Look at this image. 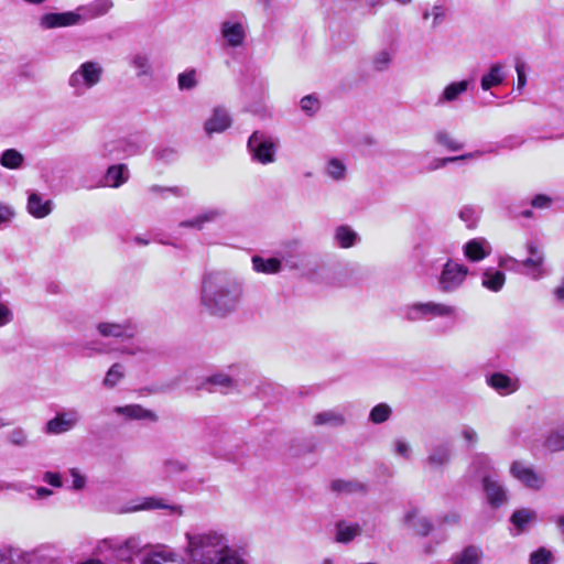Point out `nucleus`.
I'll return each mask as SVG.
<instances>
[{"instance_id":"1","label":"nucleus","mask_w":564,"mask_h":564,"mask_svg":"<svg viewBox=\"0 0 564 564\" xmlns=\"http://www.w3.org/2000/svg\"><path fill=\"white\" fill-rule=\"evenodd\" d=\"M241 286L223 274H209L202 289V304L213 315L225 316L240 302Z\"/></svg>"},{"instance_id":"2","label":"nucleus","mask_w":564,"mask_h":564,"mask_svg":"<svg viewBox=\"0 0 564 564\" xmlns=\"http://www.w3.org/2000/svg\"><path fill=\"white\" fill-rule=\"evenodd\" d=\"M185 554L192 564H217L235 549L229 538L219 530L186 533Z\"/></svg>"},{"instance_id":"3","label":"nucleus","mask_w":564,"mask_h":564,"mask_svg":"<svg viewBox=\"0 0 564 564\" xmlns=\"http://www.w3.org/2000/svg\"><path fill=\"white\" fill-rule=\"evenodd\" d=\"M471 468L481 477L482 488L490 506L498 508L507 501V490L497 478L492 460L485 454L473 457Z\"/></svg>"},{"instance_id":"4","label":"nucleus","mask_w":564,"mask_h":564,"mask_svg":"<svg viewBox=\"0 0 564 564\" xmlns=\"http://www.w3.org/2000/svg\"><path fill=\"white\" fill-rule=\"evenodd\" d=\"M401 315L409 322L431 321L433 318L455 319L457 308L441 302H414L401 308Z\"/></svg>"},{"instance_id":"5","label":"nucleus","mask_w":564,"mask_h":564,"mask_svg":"<svg viewBox=\"0 0 564 564\" xmlns=\"http://www.w3.org/2000/svg\"><path fill=\"white\" fill-rule=\"evenodd\" d=\"M47 546L22 551L12 546H0V564H54Z\"/></svg>"},{"instance_id":"6","label":"nucleus","mask_w":564,"mask_h":564,"mask_svg":"<svg viewBox=\"0 0 564 564\" xmlns=\"http://www.w3.org/2000/svg\"><path fill=\"white\" fill-rule=\"evenodd\" d=\"M248 151L254 162L267 165L275 161L278 142L261 131H254L248 139Z\"/></svg>"},{"instance_id":"7","label":"nucleus","mask_w":564,"mask_h":564,"mask_svg":"<svg viewBox=\"0 0 564 564\" xmlns=\"http://www.w3.org/2000/svg\"><path fill=\"white\" fill-rule=\"evenodd\" d=\"M101 75L100 64L93 61L85 62L69 76L68 85L74 89L76 96H82L100 82Z\"/></svg>"},{"instance_id":"8","label":"nucleus","mask_w":564,"mask_h":564,"mask_svg":"<svg viewBox=\"0 0 564 564\" xmlns=\"http://www.w3.org/2000/svg\"><path fill=\"white\" fill-rule=\"evenodd\" d=\"M468 273L469 269L465 264L448 259L437 280L438 290L443 293L457 291L464 284Z\"/></svg>"},{"instance_id":"9","label":"nucleus","mask_w":564,"mask_h":564,"mask_svg":"<svg viewBox=\"0 0 564 564\" xmlns=\"http://www.w3.org/2000/svg\"><path fill=\"white\" fill-rule=\"evenodd\" d=\"M527 251L529 257L521 260V267L524 269L522 273L534 281L547 276L550 271L545 267L544 251L534 242L527 243Z\"/></svg>"},{"instance_id":"10","label":"nucleus","mask_w":564,"mask_h":564,"mask_svg":"<svg viewBox=\"0 0 564 564\" xmlns=\"http://www.w3.org/2000/svg\"><path fill=\"white\" fill-rule=\"evenodd\" d=\"M510 474L524 487L532 490H540L545 485V477L538 473L530 464L522 460L512 462Z\"/></svg>"},{"instance_id":"11","label":"nucleus","mask_w":564,"mask_h":564,"mask_svg":"<svg viewBox=\"0 0 564 564\" xmlns=\"http://www.w3.org/2000/svg\"><path fill=\"white\" fill-rule=\"evenodd\" d=\"M82 420L80 412L73 408L57 412L56 415L45 424L44 432L51 435H59L75 429Z\"/></svg>"},{"instance_id":"12","label":"nucleus","mask_w":564,"mask_h":564,"mask_svg":"<svg viewBox=\"0 0 564 564\" xmlns=\"http://www.w3.org/2000/svg\"><path fill=\"white\" fill-rule=\"evenodd\" d=\"M486 384L501 397L516 393L520 389L519 378L509 372L495 371L486 375Z\"/></svg>"},{"instance_id":"13","label":"nucleus","mask_w":564,"mask_h":564,"mask_svg":"<svg viewBox=\"0 0 564 564\" xmlns=\"http://www.w3.org/2000/svg\"><path fill=\"white\" fill-rule=\"evenodd\" d=\"M220 34L226 46L239 47L245 42L246 29L241 20L230 18L221 22Z\"/></svg>"},{"instance_id":"14","label":"nucleus","mask_w":564,"mask_h":564,"mask_svg":"<svg viewBox=\"0 0 564 564\" xmlns=\"http://www.w3.org/2000/svg\"><path fill=\"white\" fill-rule=\"evenodd\" d=\"M97 330L104 337L132 338L138 332V325L132 319L122 323L101 322L97 325Z\"/></svg>"},{"instance_id":"15","label":"nucleus","mask_w":564,"mask_h":564,"mask_svg":"<svg viewBox=\"0 0 564 564\" xmlns=\"http://www.w3.org/2000/svg\"><path fill=\"white\" fill-rule=\"evenodd\" d=\"M130 178V171L127 164L118 163L107 167L100 178V185L105 187L118 188L126 184Z\"/></svg>"},{"instance_id":"16","label":"nucleus","mask_w":564,"mask_h":564,"mask_svg":"<svg viewBox=\"0 0 564 564\" xmlns=\"http://www.w3.org/2000/svg\"><path fill=\"white\" fill-rule=\"evenodd\" d=\"M82 15L76 12L45 13L40 19V25L47 29H56L63 26L75 25L79 23Z\"/></svg>"},{"instance_id":"17","label":"nucleus","mask_w":564,"mask_h":564,"mask_svg":"<svg viewBox=\"0 0 564 564\" xmlns=\"http://www.w3.org/2000/svg\"><path fill=\"white\" fill-rule=\"evenodd\" d=\"M491 245L485 238H474L463 246V253L470 262H479L491 253Z\"/></svg>"},{"instance_id":"18","label":"nucleus","mask_w":564,"mask_h":564,"mask_svg":"<svg viewBox=\"0 0 564 564\" xmlns=\"http://www.w3.org/2000/svg\"><path fill=\"white\" fill-rule=\"evenodd\" d=\"M232 123V119L228 111L223 107H216L212 116L205 121L204 130L206 134L221 133L226 131Z\"/></svg>"},{"instance_id":"19","label":"nucleus","mask_w":564,"mask_h":564,"mask_svg":"<svg viewBox=\"0 0 564 564\" xmlns=\"http://www.w3.org/2000/svg\"><path fill=\"white\" fill-rule=\"evenodd\" d=\"M404 523L419 535H427L432 530L430 520L417 508H411L404 513Z\"/></svg>"},{"instance_id":"20","label":"nucleus","mask_w":564,"mask_h":564,"mask_svg":"<svg viewBox=\"0 0 564 564\" xmlns=\"http://www.w3.org/2000/svg\"><path fill=\"white\" fill-rule=\"evenodd\" d=\"M484 551L479 545L469 544L455 552L449 560V564H481Z\"/></svg>"},{"instance_id":"21","label":"nucleus","mask_w":564,"mask_h":564,"mask_svg":"<svg viewBox=\"0 0 564 564\" xmlns=\"http://www.w3.org/2000/svg\"><path fill=\"white\" fill-rule=\"evenodd\" d=\"M471 80H459L449 83L437 97L436 106L451 104L459 99L470 87Z\"/></svg>"},{"instance_id":"22","label":"nucleus","mask_w":564,"mask_h":564,"mask_svg":"<svg viewBox=\"0 0 564 564\" xmlns=\"http://www.w3.org/2000/svg\"><path fill=\"white\" fill-rule=\"evenodd\" d=\"M124 159L139 155L148 148V139L143 133L120 138Z\"/></svg>"},{"instance_id":"23","label":"nucleus","mask_w":564,"mask_h":564,"mask_svg":"<svg viewBox=\"0 0 564 564\" xmlns=\"http://www.w3.org/2000/svg\"><path fill=\"white\" fill-rule=\"evenodd\" d=\"M113 412L119 415H123L129 420H144L151 422L158 421V416L153 411L148 410L140 404L116 406Z\"/></svg>"},{"instance_id":"24","label":"nucleus","mask_w":564,"mask_h":564,"mask_svg":"<svg viewBox=\"0 0 564 564\" xmlns=\"http://www.w3.org/2000/svg\"><path fill=\"white\" fill-rule=\"evenodd\" d=\"M96 154L106 161L123 160L122 144L120 138L104 140L97 148Z\"/></svg>"},{"instance_id":"25","label":"nucleus","mask_w":564,"mask_h":564,"mask_svg":"<svg viewBox=\"0 0 564 564\" xmlns=\"http://www.w3.org/2000/svg\"><path fill=\"white\" fill-rule=\"evenodd\" d=\"M535 520L536 512L529 508L516 510L510 518V522L516 530L514 534H520L528 531L531 524L535 522Z\"/></svg>"},{"instance_id":"26","label":"nucleus","mask_w":564,"mask_h":564,"mask_svg":"<svg viewBox=\"0 0 564 564\" xmlns=\"http://www.w3.org/2000/svg\"><path fill=\"white\" fill-rule=\"evenodd\" d=\"M313 423L316 426L339 427L345 425L346 417L341 411L332 409L317 413L313 417Z\"/></svg>"},{"instance_id":"27","label":"nucleus","mask_w":564,"mask_h":564,"mask_svg":"<svg viewBox=\"0 0 564 564\" xmlns=\"http://www.w3.org/2000/svg\"><path fill=\"white\" fill-rule=\"evenodd\" d=\"M506 283V274L494 268H487L481 273V285L491 291L499 292Z\"/></svg>"},{"instance_id":"28","label":"nucleus","mask_w":564,"mask_h":564,"mask_svg":"<svg viewBox=\"0 0 564 564\" xmlns=\"http://www.w3.org/2000/svg\"><path fill=\"white\" fill-rule=\"evenodd\" d=\"M451 459V448L447 445H437L431 449L426 458V465L431 469H441L445 467Z\"/></svg>"},{"instance_id":"29","label":"nucleus","mask_w":564,"mask_h":564,"mask_svg":"<svg viewBox=\"0 0 564 564\" xmlns=\"http://www.w3.org/2000/svg\"><path fill=\"white\" fill-rule=\"evenodd\" d=\"M506 78V74L503 72V66L499 63H496L490 66L488 73H486L480 80L481 89L487 91L492 87L499 86L503 83Z\"/></svg>"},{"instance_id":"30","label":"nucleus","mask_w":564,"mask_h":564,"mask_svg":"<svg viewBox=\"0 0 564 564\" xmlns=\"http://www.w3.org/2000/svg\"><path fill=\"white\" fill-rule=\"evenodd\" d=\"M112 6L113 3L111 0H98L97 2L90 3L88 6L79 7L77 11L83 13L80 15L84 19H95L107 14Z\"/></svg>"},{"instance_id":"31","label":"nucleus","mask_w":564,"mask_h":564,"mask_svg":"<svg viewBox=\"0 0 564 564\" xmlns=\"http://www.w3.org/2000/svg\"><path fill=\"white\" fill-rule=\"evenodd\" d=\"M231 373L219 371L214 373L207 379V382L216 387L220 391H228L236 387L234 373L238 370L237 367H229Z\"/></svg>"},{"instance_id":"32","label":"nucleus","mask_w":564,"mask_h":564,"mask_svg":"<svg viewBox=\"0 0 564 564\" xmlns=\"http://www.w3.org/2000/svg\"><path fill=\"white\" fill-rule=\"evenodd\" d=\"M141 547V540L138 536H131L117 549L116 557L122 562H130L133 555L140 552Z\"/></svg>"},{"instance_id":"33","label":"nucleus","mask_w":564,"mask_h":564,"mask_svg":"<svg viewBox=\"0 0 564 564\" xmlns=\"http://www.w3.org/2000/svg\"><path fill=\"white\" fill-rule=\"evenodd\" d=\"M433 139L436 144L443 147L447 151H460L464 149V143L458 141L449 131L440 129L435 131Z\"/></svg>"},{"instance_id":"34","label":"nucleus","mask_w":564,"mask_h":564,"mask_svg":"<svg viewBox=\"0 0 564 564\" xmlns=\"http://www.w3.org/2000/svg\"><path fill=\"white\" fill-rule=\"evenodd\" d=\"M531 207L535 209H564V198L538 194L531 199Z\"/></svg>"},{"instance_id":"35","label":"nucleus","mask_w":564,"mask_h":564,"mask_svg":"<svg viewBox=\"0 0 564 564\" xmlns=\"http://www.w3.org/2000/svg\"><path fill=\"white\" fill-rule=\"evenodd\" d=\"M360 534V527L357 523L340 521L336 524V541L348 543Z\"/></svg>"},{"instance_id":"36","label":"nucleus","mask_w":564,"mask_h":564,"mask_svg":"<svg viewBox=\"0 0 564 564\" xmlns=\"http://www.w3.org/2000/svg\"><path fill=\"white\" fill-rule=\"evenodd\" d=\"M253 269L261 273H276L281 270V261L276 258L263 259L262 257H252Z\"/></svg>"},{"instance_id":"37","label":"nucleus","mask_w":564,"mask_h":564,"mask_svg":"<svg viewBox=\"0 0 564 564\" xmlns=\"http://www.w3.org/2000/svg\"><path fill=\"white\" fill-rule=\"evenodd\" d=\"M152 509H170L174 511L175 508L172 505L166 503L163 499L148 497L143 498L141 503L132 505L127 508V511H140V510H152Z\"/></svg>"},{"instance_id":"38","label":"nucleus","mask_w":564,"mask_h":564,"mask_svg":"<svg viewBox=\"0 0 564 564\" xmlns=\"http://www.w3.org/2000/svg\"><path fill=\"white\" fill-rule=\"evenodd\" d=\"M23 161V155L15 149H7L0 155V164L10 170L20 169Z\"/></svg>"},{"instance_id":"39","label":"nucleus","mask_w":564,"mask_h":564,"mask_svg":"<svg viewBox=\"0 0 564 564\" xmlns=\"http://www.w3.org/2000/svg\"><path fill=\"white\" fill-rule=\"evenodd\" d=\"M485 153H497V150H494V149H490L487 151L476 150L474 152H468V153L457 155V156L438 159V160H436L435 165L432 169H434V170L441 169V167L446 166L448 163L456 162V161L478 159V158L482 156Z\"/></svg>"},{"instance_id":"40","label":"nucleus","mask_w":564,"mask_h":564,"mask_svg":"<svg viewBox=\"0 0 564 564\" xmlns=\"http://www.w3.org/2000/svg\"><path fill=\"white\" fill-rule=\"evenodd\" d=\"M55 204L51 199L43 200L39 193H31L28 198V212H52Z\"/></svg>"},{"instance_id":"41","label":"nucleus","mask_w":564,"mask_h":564,"mask_svg":"<svg viewBox=\"0 0 564 564\" xmlns=\"http://www.w3.org/2000/svg\"><path fill=\"white\" fill-rule=\"evenodd\" d=\"M335 238L341 248H349L358 240V235L348 226H340L336 229Z\"/></svg>"},{"instance_id":"42","label":"nucleus","mask_w":564,"mask_h":564,"mask_svg":"<svg viewBox=\"0 0 564 564\" xmlns=\"http://www.w3.org/2000/svg\"><path fill=\"white\" fill-rule=\"evenodd\" d=\"M142 564H175L173 553L165 549L150 552L143 560Z\"/></svg>"},{"instance_id":"43","label":"nucleus","mask_w":564,"mask_h":564,"mask_svg":"<svg viewBox=\"0 0 564 564\" xmlns=\"http://www.w3.org/2000/svg\"><path fill=\"white\" fill-rule=\"evenodd\" d=\"M544 446L551 452L564 451V426L550 432L545 437Z\"/></svg>"},{"instance_id":"44","label":"nucleus","mask_w":564,"mask_h":564,"mask_svg":"<svg viewBox=\"0 0 564 564\" xmlns=\"http://www.w3.org/2000/svg\"><path fill=\"white\" fill-rule=\"evenodd\" d=\"M392 414V409L387 403H379L373 406L369 413V421L373 424H382L387 422Z\"/></svg>"},{"instance_id":"45","label":"nucleus","mask_w":564,"mask_h":564,"mask_svg":"<svg viewBox=\"0 0 564 564\" xmlns=\"http://www.w3.org/2000/svg\"><path fill=\"white\" fill-rule=\"evenodd\" d=\"M326 174L334 181H341L346 176V165L338 159H330L326 164Z\"/></svg>"},{"instance_id":"46","label":"nucleus","mask_w":564,"mask_h":564,"mask_svg":"<svg viewBox=\"0 0 564 564\" xmlns=\"http://www.w3.org/2000/svg\"><path fill=\"white\" fill-rule=\"evenodd\" d=\"M199 74L196 69H189L178 74V89L191 90L198 85Z\"/></svg>"},{"instance_id":"47","label":"nucleus","mask_w":564,"mask_h":564,"mask_svg":"<svg viewBox=\"0 0 564 564\" xmlns=\"http://www.w3.org/2000/svg\"><path fill=\"white\" fill-rule=\"evenodd\" d=\"M529 563L530 564H553L554 555H553L552 551L542 546V547H539L538 550L533 551L530 554Z\"/></svg>"},{"instance_id":"48","label":"nucleus","mask_w":564,"mask_h":564,"mask_svg":"<svg viewBox=\"0 0 564 564\" xmlns=\"http://www.w3.org/2000/svg\"><path fill=\"white\" fill-rule=\"evenodd\" d=\"M123 378V366L121 364H113L107 371L104 379V386L113 388Z\"/></svg>"},{"instance_id":"49","label":"nucleus","mask_w":564,"mask_h":564,"mask_svg":"<svg viewBox=\"0 0 564 564\" xmlns=\"http://www.w3.org/2000/svg\"><path fill=\"white\" fill-rule=\"evenodd\" d=\"M300 107L304 113L312 117L321 109V102L316 95H307L301 99Z\"/></svg>"},{"instance_id":"50","label":"nucleus","mask_w":564,"mask_h":564,"mask_svg":"<svg viewBox=\"0 0 564 564\" xmlns=\"http://www.w3.org/2000/svg\"><path fill=\"white\" fill-rule=\"evenodd\" d=\"M393 453L394 455L405 459L410 460L412 458V447L411 444L405 441L404 438H397L393 441L392 444Z\"/></svg>"},{"instance_id":"51","label":"nucleus","mask_w":564,"mask_h":564,"mask_svg":"<svg viewBox=\"0 0 564 564\" xmlns=\"http://www.w3.org/2000/svg\"><path fill=\"white\" fill-rule=\"evenodd\" d=\"M330 488H332L333 491L339 492V494H341V492H354V491H357L359 489H362V487L359 484H357V482L341 480V479H337V480L332 481Z\"/></svg>"},{"instance_id":"52","label":"nucleus","mask_w":564,"mask_h":564,"mask_svg":"<svg viewBox=\"0 0 564 564\" xmlns=\"http://www.w3.org/2000/svg\"><path fill=\"white\" fill-rule=\"evenodd\" d=\"M430 17L433 18L432 26L436 28L440 23H442L445 19V9L443 6L435 4L431 11L426 10L423 12L422 18L427 20Z\"/></svg>"},{"instance_id":"53","label":"nucleus","mask_w":564,"mask_h":564,"mask_svg":"<svg viewBox=\"0 0 564 564\" xmlns=\"http://www.w3.org/2000/svg\"><path fill=\"white\" fill-rule=\"evenodd\" d=\"M390 62H391V54L388 51L382 50V51H379L375 55L372 64H373L375 69L384 70L388 68Z\"/></svg>"},{"instance_id":"54","label":"nucleus","mask_w":564,"mask_h":564,"mask_svg":"<svg viewBox=\"0 0 564 564\" xmlns=\"http://www.w3.org/2000/svg\"><path fill=\"white\" fill-rule=\"evenodd\" d=\"M460 436L469 447L475 446L478 442L477 431L469 425L462 426Z\"/></svg>"},{"instance_id":"55","label":"nucleus","mask_w":564,"mask_h":564,"mask_svg":"<svg viewBox=\"0 0 564 564\" xmlns=\"http://www.w3.org/2000/svg\"><path fill=\"white\" fill-rule=\"evenodd\" d=\"M133 66L138 69V76L148 75L150 72V63L145 55L138 54L132 59Z\"/></svg>"},{"instance_id":"56","label":"nucleus","mask_w":564,"mask_h":564,"mask_svg":"<svg viewBox=\"0 0 564 564\" xmlns=\"http://www.w3.org/2000/svg\"><path fill=\"white\" fill-rule=\"evenodd\" d=\"M499 267L509 270V271H516L519 272L521 267V261L517 260L516 258L511 256H501L498 260Z\"/></svg>"},{"instance_id":"57","label":"nucleus","mask_w":564,"mask_h":564,"mask_svg":"<svg viewBox=\"0 0 564 564\" xmlns=\"http://www.w3.org/2000/svg\"><path fill=\"white\" fill-rule=\"evenodd\" d=\"M10 443L17 446H24L28 443V435L22 429H14L8 435Z\"/></svg>"},{"instance_id":"58","label":"nucleus","mask_w":564,"mask_h":564,"mask_svg":"<svg viewBox=\"0 0 564 564\" xmlns=\"http://www.w3.org/2000/svg\"><path fill=\"white\" fill-rule=\"evenodd\" d=\"M153 155L158 161L170 163L174 160V150L171 148H156L153 150Z\"/></svg>"},{"instance_id":"59","label":"nucleus","mask_w":564,"mask_h":564,"mask_svg":"<svg viewBox=\"0 0 564 564\" xmlns=\"http://www.w3.org/2000/svg\"><path fill=\"white\" fill-rule=\"evenodd\" d=\"M13 321L12 310L3 302H0V327L10 324Z\"/></svg>"},{"instance_id":"60","label":"nucleus","mask_w":564,"mask_h":564,"mask_svg":"<svg viewBox=\"0 0 564 564\" xmlns=\"http://www.w3.org/2000/svg\"><path fill=\"white\" fill-rule=\"evenodd\" d=\"M522 139L517 135H509L500 141V143L497 145L498 149H514L522 144Z\"/></svg>"},{"instance_id":"61","label":"nucleus","mask_w":564,"mask_h":564,"mask_svg":"<svg viewBox=\"0 0 564 564\" xmlns=\"http://www.w3.org/2000/svg\"><path fill=\"white\" fill-rule=\"evenodd\" d=\"M69 473L73 478L72 488L82 490L86 485V477L83 476L77 468H72Z\"/></svg>"},{"instance_id":"62","label":"nucleus","mask_w":564,"mask_h":564,"mask_svg":"<svg viewBox=\"0 0 564 564\" xmlns=\"http://www.w3.org/2000/svg\"><path fill=\"white\" fill-rule=\"evenodd\" d=\"M516 72H517V76H518L517 89L519 91H521L524 88V86L527 85V75H525L524 64L517 63Z\"/></svg>"},{"instance_id":"63","label":"nucleus","mask_w":564,"mask_h":564,"mask_svg":"<svg viewBox=\"0 0 564 564\" xmlns=\"http://www.w3.org/2000/svg\"><path fill=\"white\" fill-rule=\"evenodd\" d=\"M43 480L46 484H48V485H51L53 487H56V488H61L63 486L62 480H61V476L57 473H53V471L44 473Z\"/></svg>"},{"instance_id":"64","label":"nucleus","mask_w":564,"mask_h":564,"mask_svg":"<svg viewBox=\"0 0 564 564\" xmlns=\"http://www.w3.org/2000/svg\"><path fill=\"white\" fill-rule=\"evenodd\" d=\"M552 293L557 302H564V278L561 280L560 284L554 288Z\"/></svg>"}]
</instances>
